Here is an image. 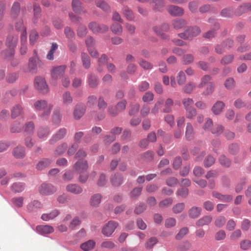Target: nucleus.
<instances>
[{
	"instance_id": "obj_13",
	"label": "nucleus",
	"mask_w": 251,
	"mask_h": 251,
	"mask_svg": "<svg viewBox=\"0 0 251 251\" xmlns=\"http://www.w3.org/2000/svg\"><path fill=\"white\" fill-rule=\"evenodd\" d=\"M250 11H251V3H244L236 9L235 13L237 16H239Z\"/></svg>"
},
{
	"instance_id": "obj_47",
	"label": "nucleus",
	"mask_w": 251,
	"mask_h": 251,
	"mask_svg": "<svg viewBox=\"0 0 251 251\" xmlns=\"http://www.w3.org/2000/svg\"><path fill=\"white\" fill-rule=\"evenodd\" d=\"M79 144L75 142L70 145L68 150V154L70 156L74 155L76 150L78 149Z\"/></svg>"
},
{
	"instance_id": "obj_1",
	"label": "nucleus",
	"mask_w": 251,
	"mask_h": 251,
	"mask_svg": "<svg viewBox=\"0 0 251 251\" xmlns=\"http://www.w3.org/2000/svg\"><path fill=\"white\" fill-rule=\"evenodd\" d=\"M33 107L36 110L42 112L40 117L42 119H46L52 109L53 105L45 100H37L34 102Z\"/></svg>"
},
{
	"instance_id": "obj_9",
	"label": "nucleus",
	"mask_w": 251,
	"mask_h": 251,
	"mask_svg": "<svg viewBox=\"0 0 251 251\" xmlns=\"http://www.w3.org/2000/svg\"><path fill=\"white\" fill-rule=\"evenodd\" d=\"M65 69L66 66L64 65L54 67L51 72L52 78L54 80L58 79L61 75L64 74Z\"/></svg>"
},
{
	"instance_id": "obj_35",
	"label": "nucleus",
	"mask_w": 251,
	"mask_h": 251,
	"mask_svg": "<svg viewBox=\"0 0 251 251\" xmlns=\"http://www.w3.org/2000/svg\"><path fill=\"white\" fill-rule=\"evenodd\" d=\"M41 207V203L37 201H34L28 204L27 208L31 212L36 211L38 208Z\"/></svg>"
},
{
	"instance_id": "obj_50",
	"label": "nucleus",
	"mask_w": 251,
	"mask_h": 251,
	"mask_svg": "<svg viewBox=\"0 0 251 251\" xmlns=\"http://www.w3.org/2000/svg\"><path fill=\"white\" fill-rule=\"evenodd\" d=\"M20 3L18 2H14L12 5L11 8V15L12 17H14L16 16L20 12Z\"/></svg>"
},
{
	"instance_id": "obj_18",
	"label": "nucleus",
	"mask_w": 251,
	"mask_h": 251,
	"mask_svg": "<svg viewBox=\"0 0 251 251\" xmlns=\"http://www.w3.org/2000/svg\"><path fill=\"white\" fill-rule=\"evenodd\" d=\"M54 191V188L51 185L48 184H43L39 188V192L43 195L51 194Z\"/></svg>"
},
{
	"instance_id": "obj_59",
	"label": "nucleus",
	"mask_w": 251,
	"mask_h": 251,
	"mask_svg": "<svg viewBox=\"0 0 251 251\" xmlns=\"http://www.w3.org/2000/svg\"><path fill=\"white\" fill-rule=\"evenodd\" d=\"M61 115L59 109H55L53 112L52 119L53 122L58 123L61 120Z\"/></svg>"
},
{
	"instance_id": "obj_32",
	"label": "nucleus",
	"mask_w": 251,
	"mask_h": 251,
	"mask_svg": "<svg viewBox=\"0 0 251 251\" xmlns=\"http://www.w3.org/2000/svg\"><path fill=\"white\" fill-rule=\"evenodd\" d=\"M201 212V208L194 206L189 209L188 214L190 217L192 218H197L200 216Z\"/></svg>"
},
{
	"instance_id": "obj_64",
	"label": "nucleus",
	"mask_w": 251,
	"mask_h": 251,
	"mask_svg": "<svg viewBox=\"0 0 251 251\" xmlns=\"http://www.w3.org/2000/svg\"><path fill=\"white\" fill-rule=\"evenodd\" d=\"M240 248L243 250H247L251 247V241L248 240H245L241 241Z\"/></svg>"
},
{
	"instance_id": "obj_10",
	"label": "nucleus",
	"mask_w": 251,
	"mask_h": 251,
	"mask_svg": "<svg viewBox=\"0 0 251 251\" xmlns=\"http://www.w3.org/2000/svg\"><path fill=\"white\" fill-rule=\"evenodd\" d=\"M167 11L172 16H181L184 14V9L178 6L170 5L167 7Z\"/></svg>"
},
{
	"instance_id": "obj_62",
	"label": "nucleus",
	"mask_w": 251,
	"mask_h": 251,
	"mask_svg": "<svg viewBox=\"0 0 251 251\" xmlns=\"http://www.w3.org/2000/svg\"><path fill=\"white\" fill-rule=\"evenodd\" d=\"M173 202V199L172 198H168L166 199L159 202V206L160 207H166L170 206Z\"/></svg>"
},
{
	"instance_id": "obj_53",
	"label": "nucleus",
	"mask_w": 251,
	"mask_h": 251,
	"mask_svg": "<svg viewBox=\"0 0 251 251\" xmlns=\"http://www.w3.org/2000/svg\"><path fill=\"white\" fill-rule=\"evenodd\" d=\"M215 163V159L212 156L208 155L204 161V165L206 168H208L213 165Z\"/></svg>"
},
{
	"instance_id": "obj_56",
	"label": "nucleus",
	"mask_w": 251,
	"mask_h": 251,
	"mask_svg": "<svg viewBox=\"0 0 251 251\" xmlns=\"http://www.w3.org/2000/svg\"><path fill=\"white\" fill-rule=\"evenodd\" d=\"M140 105L138 103H136L130 106V109L129 110V115H134L135 114L137 113L139 110Z\"/></svg>"
},
{
	"instance_id": "obj_21",
	"label": "nucleus",
	"mask_w": 251,
	"mask_h": 251,
	"mask_svg": "<svg viewBox=\"0 0 251 251\" xmlns=\"http://www.w3.org/2000/svg\"><path fill=\"white\" fill-rule=\"evenodd\" d=\"M12 154L17 159L22 158L25 156V149L22 146H17L13 150Z\"/></svg>"
},
{
	"instance_id": "obj_63",
	"label": "nucleus",
	"mask_w": 251,
	"mask_h": 251,
	"mask_svg": "<svg viewBox=\"0 0 251 251\" xmlns=\"http://www.w3.org/2000/svg\"><path fill=\"white\" fill-rule=\"evenodd\" d=\"M211 79V77L210 75H204L202 77L201 82L198 85V87L201 88L205 85H207Z\"/></svg>"
},
{
	"instance_id": "obj_44",
	"label": "nucleus",
	"mask_w": 251,
	"mask_h": 251,
	"mask_svg": "<svg viewBox=\"0 0 251 251\" xmlns=\"http://www.w3.org/2000/svg\"><path fill=\"white\" fill-rule=\"evenodd\" d=\"M195 88V84L193 82H189L185 84L183 88V91L187 94H191Z\"/></svg>"
},
{
	"instance_id": "obj_11",
	"label": "nucleus",
	"mask_w": 251,
	"mask_h": 251,
	"mask_svg": "<svg viewBox=\"0 0 251 251\" xmlns=\"http://www.w3.org/2000/svg\"><path fill=\"white\" fill-rule=\"evenodd\" d=\"M127 103L126 100L120 101L116 105V109L115 111H112V109H108V112L109 114L115 116L118 114L119 112L124 111L126 108V105Z\"/></svg>"
},
{
	"instance_id": "obj_6",
	"label": "nucleus",
	"mask_w": 251,
	"mask_h": 251,
	"mask_svg": "<svg viewBox=\"0 0 251 251\" xmlns=\"http://www.w3.org/2000/svg\"><path fill=\"white\" fill-rule=\"evenodd\" d=\"M118 225L117 222L112 221L109 222L103 227L102 230L103 234L107 237H109L114 231Z\"/></svg>"
},
{
	"instance_id": "obj_52",
	"label": "nucleus",
	"mask_w": 251,
	"mask_h": 251,
	"mask_svg": "<svg viewBox=\"0 0 251 251\" xmlns=\"http://www.w3.org/2000/svg\"><path fill=\"white\" fill-rule=\"evenodd\" d=\"M24 188V185L20 182H15L12 186V190L16 193L21 192Z\"/></svg>"
},
{
	"instance_id": "obj_17",
	"label": "nucleus",
	"mask_w": 251,
	"mask_h": 251,
	"mask_svg": "<svg viewBox=\"0 0 251 251\" xmlns=\"http://www.w3.org/2000/svg\"><path fill=\"white\" fill-rule=\"evenodd\" d=\"M225 106V105L224 102L220 100L217 101L213 105L212 110L215 115H218L223 111Z\"/></svg>"
},
{
	"instance_id": "obj_42",
	"label": "nucleus",
	"mask_w": 251,
	"mask_h": 251,
	"mask_svg": "<svg viewBox=\"0 0 251 251\" xmlns=\"http://www.w3.org/2000/svg\"><path fill=\"white\" fill-rule=\"evenodd\" d=\"M173 105V100L171 99H168L165 101V104L163 112L165 113H170L172 111V107Z\"/></svg>"
},
{
	"instance_id": "obj_2",
	"label": "nucleus",
	"mask_w": 251,
	"mask_h": 251,
	"mask_svg": "<svg viewBox=\"0 0 251 251\" xmlns=\"http://www.w3.org/2000/svg\"><path fill=\"white\" fill-rule=\"evenodd\" d=\"M18 40L17 36L10 35L8 36L6 41V45L8 49L2 52V55L4 57L8 59L14 55V48L17 45Z\"/></svg>"
},
{
	"instance_id": "obj_34",
	"label": "nucleus",
	"mask_w": 251,
	"mask_h": 251,
	"mask_svg": "<svg viewBox=\"0 0 251 251\" xmlns=\"http://www.w3.org/2000/svg\"><path fill=\"white\" fill-rule=\"evenodd\" d=\"M123 177L121 175L115 174L112 176L111 181L113 185L119 186L123 182Z\"/></svg>"
},
{
	"instance_id": "obj_22",
	"label": "nucleus",
	"mask_w": 251,
	"mask_h": 251,
	"mask_svg": "<svg viewBox=\"0 0 251 251\" xmlns=\"http://www.w3.org/2000/svg\"><path fill=\"white\" fill-rule=\"evenodd\" d=\"M26 31L25 30L22 32L21 35V46L20 48V52L22 54H25L27 50L26 46Z\"/></svg>"
},
{
	"instance_id": "obj_40",
	"label": "nucleus",
	"mask_w": 251,
	"mask_h": 251,
	"mask_svg": "<svg viewBox=\"0 0 251 251\" xmlns=\"http://www.w3.org/2000/svg\"><path fill=\"white\" fill-rule=\"evenodd\" d=\"M215 88L214 83L213 82H209L207 85H206L205 90L203 91V95L205 96H208L212 94L214 91Z\"/></svg>"
},
{
	"instance_id": "obj_15",
	"label": "nucleus",
	"mask_w": 251,
	"mask_h": 251,
	"mask_svg": "<svg viewBox=\"0 0 251 251\" xmlns=\"http://www.w3.org/2000/svg\"><path fill=\"white\" fill-rule=\"evenodd\" d=\"M213 198L219 199L225 202H230L232 199V196L230 195H223L219 192L213 191L212 193Z\"/></svg>"
},
{
	"instance_id": "obj_3",
	"label": "nucleus",
	"mask_w": 251,
	"mask_h": 251,
	"mask_svg": "<svg viewBox=\"0 0 251 251\" xmlns=\"http://www.w3.org/2000/svg\"><path fill=\"white\" fill-rule=\"evenodd\" d=\"M201 32V30L198 26H190L183 33H180L179 36L185 39H191L198 36Z\"/></svg>"
},
{
	"instance_id": "obj_30",
	"label": "nucleus",
	"mask_w": 251,
	"mask_h": 251,
	"mask_svg": "<svg viewBox=\"0 0 251 251\" xmlns=\"http://www.w3.org/2000/svg\"><path fill=\"white\" fill-rule=\"evenodd\" d=\"M37 136L39 138L43 139L46 138L50 133V130L48 127H40L37 129Z\"/></svg>"
},
{
	"instance_id": "obj_39",
	"label": "nucleus",
	"mask_w": 251,
	"mask_h": 251,
	"mask_svg": "<svg viewBox=\"0 0 251 251\" xmlns=\"http://www.w3.org/2000/svg\"><path fill=\"white\" fill-rule=\"evenodd\" d=\"M182 103L185 110L193 108L192 105L194 103V100L191 98H188L183 99L182 100Z\"/></svg>"
},
{
	"instance_id": "obj_58",
	"label": "nucleus",
	"mask_w": 251,
	"mask_h": 251,
	"mask_svg": "<svg viewBox=\"0 0 251 251\" xmlns=\"http://www.w3.org/2000/svg\"><path fill=\"white\" fill-rule=\"evenodd\" d=\"M149 2L152 4L155 9H157L164 5L163 0H149Z\"/></svg>"
},
{
	"instance_id": "obj_61",
	"label": "nucleus",
	"mask_w": 251,
	"mask_h": 251,
	"mask_svg": "<svg viewBox=\"0 0 251 251\" xmlns=\"http://www.w3.org/2000/svg\"><path fill=\"white\" fill-rule=\"evenodd\" d=\"M63 103L65 104H70L72 101V98L69 92H66L63 95Z\"/></svg>"
},
{
	"instance_id": "obj_37",
	"label": "nucleus",
	"mask_w": 251,
	"mask_h": 251,
	"mask_svg": "<svg viewBox=\"0 0 251 251\" xmlns=\"http://www.w3.org/2000/svg\"><path fill=\"white\" fill-rule=\"evenodd\" d=\"M186 25V21L182 19H177L173 21V26L176 29L181 28Z\"/></svg>"
},
{
	"instance_id": "obj_28",
	"label": "nucleus",
	"mask_w": 251,
	"mask_h": 251,
	"mask_svg": "<svg viewBox=\"0 0 251 251\" xmlns=\"http://www.w3.org/2000/svg\"><path fill=\"white\" fill-rule=\"evenodd\" d=\"M95 241L90 240L81 244L80 248L84 251H89L95 247Z\"/></svg>"
},
{
	"instance_id": "obj_41",
	"label": "nucleus",
	"mask_w": 251,
	"mask_h": 251,
	"mask_svg": "<svg viewBox=\"0 0 251 251\" xmlns=\"http://www.w3.org/2000/svg\"><path fill=\"white\" fill-rule=\"evenodd\" d=\"M111 31L115 34L121 35L123 32L122 25L118 23L113 24L111 27Z\"/></svg>"
},
{
	"instance_id": "obj_4",
	"label": "nucleus",
	"mask_w": 251,
	"mask_h": 251,
	"mask_svg": "<svg viewBox=\"0 0 251 251\" xmlns=\"http://www.w3.org/2000/svg\"><path fill=\"white\" fill-rule=\"evenodd\" d=\"M34 86L37 90L42 93H46L48 92V86L44 78L37 76L34 79Z\"/></svg>"
},
{
	"instance_id": "obj_49",
	"label": "nucleus",
	"mask_w": 251,
	"mask_h": 251,
	"mask_svg": "<svg viewBox=\"0 0 251 251\" xmlns=\"http://www.w3.org/2000/svg\"><path fill=\"white\" fill-rule=\"evenodd\" d=\"M163 103V100L162 99H160L157 100L156 102L155 103V105H154V107L151 110V113L153 114H156L158 111L160 109V108L161 107V105H162Z\"/></svg>"
},
{
	"instance_id": "obj_43",
	"label": "nucleus",
	"mask_w": 251,
	"mask_h": 251,
	"mask_svg": "<svg viewBox=\"0 0 251 251\" xmlns=\"http://www.w3.org/2000/svg\"><path fill=\"white\" fill-rule=\"evenodd\" d=\"M209 65V64H200L199 67L204 71H209L213 75H215L218 72L217 68H214L212 70H211Z\"/></svg>"
},
{
	"instance_id": "obj_20",
	"label": "nucleus",
	"mask_w": 251,
	"mask_h": 251,
	"mask_svg": "<svg viewBox=\"0 0 251 251\" xmlns=\"http://www.w3.org/2000/svg\"><path fill=\"white\" fill-rule=\"evenodd\" d=\"M195 132L193 125L191 123H187L186 127L185 137L187 140H191L194 137Z\"/></svg>"
},
{
	"instance_id": "obj_8",
	"label": "nucleus",
	"mask_w": 251,
	"mask_h": 251,
	"mask_svg": "<svg viewBox=\"0 0 251 251\" xmlns=\"http://www.w3.org/2000/svg\"><path fill=\"white\" fill-rule=\"evenodd\" d=\"M74 169L79 174L86 171L89 168V165L87 161L84 159H79L78 161L74 164Z\"/></svg>"
},
{
	"instance_id": "obj_12",
	"label": "nucleus",
	"mask_w": 251,
	"mask_h": 251,
	"mask_svg": "<svg viewBox=\"0 0 251 251\" xmlns=\"http://www.w3.org/2000/svg\"><path fill=\"white\" fill-rule=\"evenodd\" d=\"M67 132V130L65 128H62L60 129L57 131L56 133L53 136L52 138L50 140V144L53 145L58 140L63 139L65 137Z\"/></svg>"
},
{
	"instance_id": "obj_16",
	"label": "nucleus",
	"mask_w": 251,
	"mask_h": 251,
	"mask_svg": "<svg viewBox=\"0 0 251 251\" xmlns=\"http://www.w3.org/2000/svg\"><path fill=\"white\" fill-rule=\"evenodd\" d=\"M66 190L70 193L75 194H79L82 192V188L76 184L71 183L66 187Z\"/></svg>"
},
{
	"instance_id": "obj_54",
	"label": "nucleus",
	"mask_w": 251,
	"mask_h": 251,
	"mask_svg": "<svg viewBox=\"0 0 251 251\" xmlns=\"http://www.w3.org/2000/svg\"><path fill=\"white\" fill-rule=\"evenodd\" d=\"M219 162L221 165L226 167H228L230 165V161L229 159L224 155L220 156Z\"/></svg>"
},
{
	"instance_id": "obj_25",
	"label": "nucleus",
	"mask_w": 251,
	"mask_h": 251,
	"mask_svg": "<svg viewBox=\"0 0 251 251\" xmlns=\"http://www.w3.org/2000/svg\"><path fill=\"white\" fill-rule=\"evenodd\" d=\"M122 13L125 16L127 20L129 21L134 20V13L127 6H124L123 8Z\"/></svg>"
},
{
	"instance_id": "obj_29",
	"label": "nucleus",
	"mask_w": 251,
	"mask_h": 251,
	"mask_svg": "<svg viewBox=\"0 0 251 251\" xmlns=\"http://www.w3.org/2000/svg\"><path fill=\"white\" fill-rule=\"evenodd\" d=\"M23 109L21 105H16L12 107L11 116L12 119H15L22 114Z\"/></svg>"
},
{
	"instance_id": "obj_23",
	"label": "nucleus",
	"mask_w": 251,
	"mask_h": 251,
	"mask_svg": "<svg viewBox=\"0 0 251 251\" xmlns=\"http://www.w3.org/2000/svg\"><path fill=\"white\" fill-rule=\"evenodd\" d=\"M52 160L50 159L44 158L38 162L36 165V169L39 170L44 169L51 163Z\"/></svg>"
},
{
	"instance_id": "obj_14",
	"label": "nucleus",
	"mask_w": 251,
	"mask_h": 251,
	"mask_svg": "<svg viewBox=\"0 0 251 251\" xmlns=\"http://www.w3.org/2000/svg\"><path fill=\"white\" fill-rule=\"evenodd\" d=\"M85 112V107L84 105H77L75 106L74 111V116L75 120H79L84 115Z\"/></svg>"
},
{
	"instance_id": "obj_55",
	"label": "nucleus",
	"mask_w": 251,
	"mask_h": 251,
	"mask_svg": "<svg viewBox=\"0 0 251 251\" xmlns=\"http://www.w3.org/2000/svg\"><path fill=\"white\" fill-rule=\"evenodd\" d=\"M21 130V125L19 122H15L11 126L10 131L12 133L19 132Z\"/></svg>"
},
{
	"instance_id": "obj_27",
	"label": "nucleus",
	"mask_w": 251,
	"mask_h": 251,
	"mask_svg": "<svg viewBox=\"0 0 251 251\" xmlns=\"http://www.w3.org/2000/svg\"><path fill=\"white\" fill-rule=\"evenodd\" d=\"M68 149V144L66 143H63V144L59 145L56 150L54 151V156H58L64 153L66 150Z\"/></svg>"
},
{
	"instance_id": "obj_48",
	"label": "nucleus",
	"mask_w": 251,
	"mask_h": 251,
	"mask_svg": "<svg viewBox=\"0 0 251 251\" xmlns=\"http://www.w3.org/2000/svg\"><path fill=\"white\" fill-rule=\"evenodd\" d=\"M34 129V125L33 122H28L25 126V131L27 134H31Z\"/></svg>"
},
{
	"instance_id": "obj_26",
	"label": "nucleus",
	"mask_w": 251,
	"mask_h": 251,
	"mask_svg": "<svg viewBox=\"0 0 251 251\" xmlns=\"http://www.w3.org/2000/svg\"><path fill=\"white\" fill-rule=\"evenodd\" d=\"M72 5L73 9L75 12L79 14L86 12L85 10H83L81 6V3L78 0H73Z\"/></svg>"
},
{
	"instance_id": "obj_60",
	"label": "nucleus",
	"mask_w": 251,
	"mask_h": 251,
	"mask_svg": "<svg viewBox=\"0 0 251 251\" xmlns=\"http://www.w3.org/2000/svg\"><path fill=\"white\" fill-rule=\"evenodd\" d=\"M157 241L155 237L151 238L146 242L145 247L147 249H150L152 248L157 243Z\"/></svg>"
},
{
	"instance_id": "obj_57",
	"label": "nucleus",
	"mask_w": 251,
	"mask_h": 251,
	"mask_svg": "<svg viewBox=\"0 0 251 251\" xmlns=\"http://www.w3.org/2000/svg\"><path fill=\"white\" fill-rule=\"evenodd\" d=\"M185 207L184 203H178L173 207V211L175 213H180L183 211Z\"/></svg>"
},
{
	"instance_id": "obj_24",
	"label": "nucleus",
	"mask_w": 251,
	"mask_h": 251,
	"mask_svg": "<svg viewBox=\"0 0 251 251\" xmlns=\"http://www.w3.org/2000/svg\"><path fill=\"white\" fill-rule=\"evenodd\" d=\"M101 196L100 194H95L90 198V203L92 206L97 207L101 202Z\"/></svg>"
},
{
	"instance_id": "obj_38",
	"label": "nucleus",
	"mask_w": 251,
	"mask_h": 251,
	"mask_svg": "<svg viewBox=\"0 0 251 251\" xmlns=\"http://www.w3.org/2000/svg\"><path fill=\"white\" fill-rule=\"evenodd\" d=\"M176 81L178 85L182 86L186 83V77L182 71L178 73L176 75Z\"/></svg>"
},
{
	"instance_id": "obj_33",
	"label": "nucleus",
	"mask_w": 251,
	"mask_h": 251,
	"mask_svg": "<svg viewBox=\"0 0 251 251\" xmlns=\"http://www.w3.org/2000/svg\"><path fill=\"white\" fill-rule=\"evenodd\" d=\"M213 218L211 216H205L199 219L197 222V225L198 226H202L204 225L209 224L212 221Z\"/></svg>"
},
{
	"instance_id": "obj_19",
	"label": "nucleus",
	"mask_w": 251,
	"mask_h": 251,
	"mask_svg": "<svg viewBox=\"0 0 251 251\" xmlns=\"http://www.w3.org/2000/svg\"><path fill=\"white\" fill-rule=\"evenodd\" d=\"M36 229L38 232L43 234H50L54 231L53 227L48 225L38 226L36 227Z\"/></svg>"
},
{
	"instance_id": "obj_36",
	"label": "nucleus",
	"mask_w": 251,
	"mask_h": 251,
	"mask_svg": "<svg viewBox=\"0 0 251 251\" xmlns=\"http://www.w3.org/2000/svg\"><path fill=\"white\" fill-rule=\"evenodd\" d=\"M24 70L26 72L34 74L37 72V67L36 64H25L23 66Z\"/></svg>"
},
{
	"instance_id": "obj_45",
	"label": "nucleus",
	"mask_w": 251,
	"mask_h": 251,
	"mask_svg": "<svg viewBox=\"0 0 251 251\" xmlns=\"http://www.w3.org/2000/svg\"><path fill=\"white\" fill-rule=\"evenodd\" d=\"M224 127L220 125H215L210 131L212 133L215 135H220L224 131Z\"/></svg>"
},
{
	"instance_id": "obj_7",
	"label": "nucleus",
	"mask_w": 251,
	"mask_h": 251,
	"mask_svg": "<svg viewBox=\"0 0 251 251\" xmlns=\"http://www.w3.org/2000/svg\"><path fill=\"white\" fill-rule=\"evenodd\" d=\"M153 31L162 39H167L168 36L164 32H167L169 29V25L167 24H163L160 26H154Z\"/></svg>"
},
{
	"instance_id": "obj_5",
	"label": "nucleus",
	"mask_w": 251,
	"mask_h": 251,
	"mask_svg": "<svg viewBox=\"0 0 251 251\" xmlns=\"http://www.w3.org/2000/svg\"><path fill=\"white\" fill-rule=\"evenodd\" d=\"M88 27L89 29L94 33H103L107 31L108 29L107 25L103 24H98L94 22L89 23Z\"/></svg>"
},
{
	"instance_id": "obj_46",
	"label": "nucleus",
	"mask_w": 251,
	"mask_h": 251,
	"mask_svg": "<svg viewBox=\"0 0 251 251\" xmlns=\"http://www.w3.org/2000/svg\"><path fill=\"white\" fill-rule=\"evenodd\" d=\"M186 110V117L187 119L192 120L197 115V111L194 108Z\"/></svg>"
},
{
	"instance_id": "obj_51",
	"label": "nucleus",
	"mask_w": 251,
	"mask_h": 251,
	"mask_svg": "<svg viewBox=\"0 0 251 251\" xmlns=\"http://www.w3.org/2000/svg\"><path fill=\"white\" fill-rule=\"evenodd\" d=\"M87 153L84 149H79L75 155V159H83L86 157Z\"/></svg>"
},
{
	"instance_id": "obj_31",
	"label": "nucleus",
	"mask_w": 251,
	"mask_h": 251,
	"mask_svg": "<svg viewBox=\"0 0 251 251\" xmlns=\"http://www.w3.org/2000/svg\"><path fill=\"white\" fill-rule=\"evenodd\" d=\"M59 214V212L57 210H54L49 213L43 214L42 215L41 218L43 221H48L50 220H52L54 218L56 217Z\"/></svg>"
}]
</instances>
